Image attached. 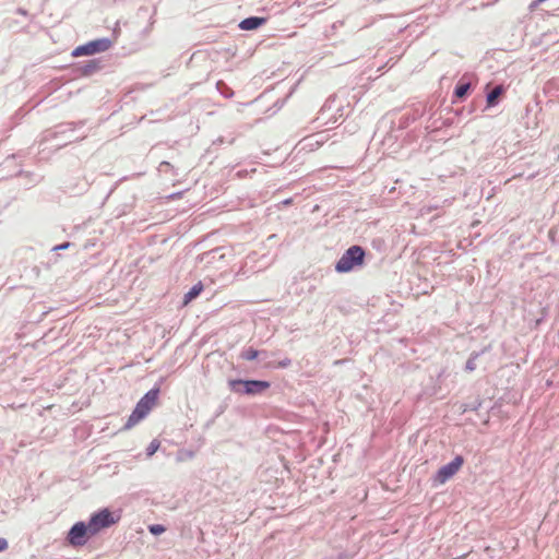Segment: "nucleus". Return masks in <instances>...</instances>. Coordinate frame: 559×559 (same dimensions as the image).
I'll return each mask as SVG.
<instances>
[{
	"instance_id": "obj_15",
	"label": "nucleus",
	"mask_w": 559,
	"mask_h": 559,
	"mask_svg": "<svg viewBox=\"0 0 559 559\" xmlns=\"http://www.w3.org/2000/svg\"><path fill=\"white\" fill-rule=\"evenodd\" d=\"M8 548V542L4 538H0V552Z\"/></svg>"
},
{
	"instance_id": "obj_4",
	"label": "nucleus",
	"mask_w": 559,
	"mask_h": 559,
	"mask_svg": "<svg viewBox=\"0 0 559 559\" xmlns=\"http://www.w3.org/2000/svg\"><path fill=\"white\" fill-rule=\"evenodd\" d=\"M112 43L108 38H98L91 40L84 45L78 46L73 51V57L92 56L98 52L107 51Z\"/></svg>"
},
{
	"instance_id": "obj_11",
	"label": "nucleus",
	"mask_w": 559,
	"mask_h": 559,
	"mask_svg": "<svg viewBox=\"0 0 559 559\" xmlns=\"http://www.w3.org/2000/svg\"><path fill=\"white\" fill-rule=\"evenodd\" d=\"M259 356V352L252 347L247 348L241 353V357L245 360H253Z\"/></svg>"
},
{
	"instance_id": "obj_13",
	"label": "nucleus",
	"mask_w": 559,
	"mask_h": 559,
	"mask_svg": "<svg viewBox=\"0 0 559 559\" xmlns=\"http://www.w3.org/2000/svg\"><path fill=\"white\" fill-rule=\"evenodd\" d=\"M159 441L153 440L147 447V456H152L159 449Z\"/></svg>"
},
{
	"instance_id": "obj_17",
	"label": "nucleus",
	"mask_w": 559,
	"mask_h": 559,
	"mask_svg": "<svg viewBox=\"0 0 559 559\" xmlns=\"http://www.w3.org/2000/svg\"><path fill=\"white\" fill-rule=\"evenodd\" d=\"M159 167H166V169H169V167H171V165L168 163V162H162Z\"/></svg>"
},
{
	"instance_id": "obj_6",
	"label": "nucleus",
	"mask_w": 559,
	"mask_h": 559,
	"mask_svg": "<svg viewBox=\"0 0 559 559\" xmlns=\"http://www.w3.org/2000/svg\"><path fill=\"white\" fill-rule=\"evenodd\" d=\"M91 536L90 525L84 522H78L71 527L68 534V540L72 546L78 547L85 545L87 538Z\"/></svg>"
},
{
	"instance_id": "obj_16",
	"label": "nucleus",
	"mask_w": 559,
	"mask_h": 559,
	"mask_svg": "<svg viewBox=\"0 0 559 559\" xmlns=\"http://www.w3.org/2000/svg\"><path fill=\"white\" fill-rule=\"evenodd\" d=\"M466 368H467L468 370H474V368H475V367H474V362H473L472 360H468V361H467V364H466Z\"/></svg>"
},
{
	"instance_id": "obj_18",
	"label": "nucleus",
	"mask_w": 559,
	"mask_h": 559,
	"mask_svg": "<svg viewBox=\"0 0 559 559\" xmlns=\"http://www.w3.org/2000/svg\"><path fill=\"white\" fill-rule=\"evenodd\" d=\"M289 362H290L289 360L282 361V362H280V367H286L289 365Z\"/></svg>"
},
{
	"instance_id": "obj_2",
	"label": "nucleus",
	"mask_w": 559,
	"mask_h": 559,
	"mask_svg": "<svg viewBox=\"0 0 559 559\" xmlns=\"http://www.w3.org/2000/svg\"><path fill=\"white\" fill-rule=\"evenodd\" d=\"M365 261V250L360 246L349 247L335 265L338 273L350 272L355 266H360Z\"/></svg>"
},
{
	"instance_id": "obj_1",
	"label": "nucleus",
	"mask_w": 559,
	"mask_h": 559,
	"mask_svg": "<svg viewBox=\"0 0 559 559\" xmlns=\"http://www.w3.org/2000/svg\"><path fill=\"white\" fill-rule=\"evenodd\" d=\"M159 395V389L154 388L150 390L136 404L132 414L129 416L124 429L129 430L135 425H138L141 420H143L150 412L157 405Z\"/></svg>"
},
{
	"instance_id": "obj_3",
	"label": "nucleus",
	"mask_w": 559,
	"mask_h": 559,
	"mask_svg": "<svg viewBox=\"0 0 559 559\" xmlns=\"http://www.w3.org/2000/svg\"><path fill=\"white\" fill-rule=\"evenodd\" d=\"M119 521V516L115 515L108 509L100 510L91 516L88 521L90 535H96L104 528H107Z\"/></svg>"
},
{
	"instance_id": "obj_12",
	"label": "nucleus",
	"mask_w": 559,
	"mask_h": 559,
	"mask_svg": "<svg viewBox=\"0 0 559 559\" xmlns=\"http://www.w3.org/2000/svg\"><path fill=\"white\" fill-rule=\"evenodd\" d=\"M469 90V84L468 83H462V84H459L455 88V96L459 97V98H462L464 97L467 92Z\"/></svg>"
},
{
	"instance_id": "obj_7",
	"label": "nucleus",
	"mask_w": 559,
	"mask_h": 559,
	"mask_svg": "<svg viewBox=\"0 0 559 559\" xmlns=\"http://www.w3.org/2000/svg\"><path fill=\"white\" fill-rule=\"evenodd\" d=\"M464 464V459L461 455H457L454 457L452 462L449 464L442 466L435 476V481L437 484H444L447 480H449L452 476H454L460 468Z\"/></svg>"
},
{
	"instance_id": "obj_8",
	"label": "nucleus",
	"mask_w": 559,
	"mask_h": 559,
	"mask_svg": "<svg viewBox=\"0 0 559 559\" xmlns=\"http://www.w3.org/2000/svg\"><path fill=\"white\" fill-rule=\"evenodd\" d=\"M266 22L265 17L251 16L242 20L239 27L243 31L257 29Z\"/></svg>"
},
{
	"instance_id": "obj_14",
	"label": "nucleus",
	"mask_w": 559,
	"mask_h": 559,
	"mask_svg": "<svg viewBox=\"0 0 559 559\" xmlns=\"http://www.w3.org/2000/svg\"><path fill=\"white\" fill-rule=\"evenodd\" d=\"M148 531L154 535H159L166 531V528L160 524H153L148 526Z\"/></svg>"
},
{
	"instance_id": "obj_9",
	"label": "nucleus",
	"mask_w": 559,
	"mask_h": 559,
	"mask_svg": "<svg viewBox=\"0 0 559 559\" xmlns=\"http://www.w3.org/2000/svg\"><path fill=\"white\" fill-rule=\"evenodd\" d=\"M203 290V284L199 282L195 284L183 297V306H187L194 298H197Z\"/></svg>"
},
{
	"instance_id": "obj_10",
	"label": "nucleus",
	"mask_w": 559,
	"mask_h": 559,
	"mask_svg": "<svg viewBox=\"0 0 559 559\" xmlns=\"http://www.w3.org/2000/svg\"><path fill=\"white\" fill-rule=\"evenodd\" d=\"M502 92V86H496L487 96V105L493 106Z\"/></svg>"
},
{
	"instance_id": "obj_19",
	"label": "nucleus",
	"mask_w": 559,
	"mask_h": 559,
	"mask_svg": "<svg viewBox=\"0 0 559 559\" xmlns=\"http://www.w3.org/2000/svg\"><path fill=\"white\" fill-rule=\"evenodd\" d=\"M68 247H69V243H64V245L56 247V249H66Z\"/></svg>"
},
{
	"instance_id": "obj_5",
	"label": "nucleus",
	"mask_w": 559,
	"mask_h": 559,
	"mask_svg": "<svg viewBox=\"0 0 559 559\" xmlns=\"http://www.w3.org/2000/svg\"><path fill=\"white\" fill-rule=\"evenodd\" d=\"M229 385L235 392H240L237 386L242 385L246 394H258L270 388L267 381L260 380H230Z\"/></svg>"
}]
</instances>
